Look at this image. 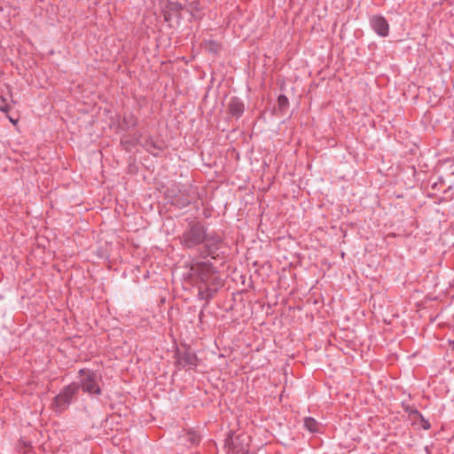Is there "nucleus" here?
<instances>
[{
	"instance_id": "nucleus-1",
	"label": "nucleus",
	"mask_w": 454,
	"mask_h": 454,
	"mask_svg": "<svg viewBox=\"0 0 454 454\" xmlns=\"http://www.w3.org/2000/svg\"><path fill=\"white\" fill-rule=\"evenodd\" d=\"M99 380L100 376L91 370L81 369L79 371V384L83 392L90 395H100Z\"/></svg>"
},
{
	"instance_id": "nucleus-14",
	"label": "nucleus",
	"mask_w": 454,
	"mask_h": 454,
	"mask_svg": "<svg viewBox=\"0 0 454 454\" xmlns=\"http://www.w3.org/2000/svg\"><path fill=\"white\" fill-rule=\"evenodd\" d=\"M8 119H9V120H10V121H11L12 123H13L14 125H16V124H17V122H18V119H13L12 116H8Z\"/></svg>"
},
{
	"instance_id": "nucleus-11",
	"label": "nucleus",
	"mask_w": 454,
	"mask_h": 454,
	"mask_svg": "<svg viewBox=\"0 0 454 454\" xmlns=\"http://www.w3.org/2000/svg\"><path fill=\"white\" fill-rule=\"evenodd\" d=\"M200 435L196 432L188 433V440L192 444H197L200 442Z\"/></svg>"
},
{
	"instance_id": "nucleus-10",
	"label": "nucleus",
	"mask_w": 454,
	"mask_h": 454,
	"mask_svg": "<svg viewBox=\"0 0 454 454\" xmlns=\"http://www.w3.org/2000/svg\"><path fill=\"white\" fill-rule=\"evenodd\" d=\"M205 47L206 49L213 51V52H217L220 49V45L218 43L215 42V41H208V42H206L205 43Z\"/></svg>"
},
{
	"instance_id": "nucleus-15",
	"label": "nucleus",
	"mask_w": 454,
	"mask_h": 454,
	"mask_svg": "<svg viewBox=\"0 0 454 454\" xmlns=\"http://www.w3.org/2000/svg\"><path fill=\"white\" fill-rule=\"evenodd\" d=\"M430 427V425L427 421H425V423L423 424V428L424 429H428Z\"/></svg>"
},
{
	"instance_id": "nucleus-9",
	"label": "nucleus",
	"mask_w": 454,
	"mask_h": 454,
	"mask_svg": "<svg viewBox=\"0 0 454 454\" xmlns=\"http://www.w3.org/2000/svg\"><path fill=\"white\" fill-rule=\"evenodd\" d=\"M20 451L22 454H34L31 445L27 442H20Z\"/></svg>"
},
{
	"instance_id": "nucleus-8",
	"label": "nucleus",
	"mask_w": 454,
	"mask_h": 454,
	"mask_svg": "<svg viewBox=\"0 0 454 454\" xmlns=\"http://www.w3.org/2000/svg\"><path fill=\"white\" fill-rule=\"evenodd\" d=\"M304 427L311 433H317L320 430V424L311 417L304 419Z\"/></svg>"
},
{
	"instance_id": "nucleus-4",
	"label": "nucleus",
	"mask_w": 454,
	"mask_h": 454,
	"mask_svg": "<svg viewBox=\"0 0 454 454\" xmlns=\"http://www.w3.org/2000/svg\"><path fill=\"white\" fill-rule=\"evenodd\" d=\"M183 240L187 247H192L203 242L204 232L199 227H192L189 231L184 234Z\"/></svg>"
},
{
	"instance_id": "nucleus-12",
	"label": "nucleus",
	"mask_w": 454,
	"mask_h": 454,
	"mask_svg": "<svg viewBox=\"0 0 454 454\" xmlns=\"http://www.w3.org/2000/svg\"><path fill=\"white\" fill-rule=\"evenodd\" d=\"M10 109L11 107L7 104L6 99L3 96H0V111L7 113Z\"/></svg>"
},
{
	"instance_id": "nucleus-2",
	"label": "nucleus",
	"mask_w": 454,
	"mask_h": 454,
	"mask_svg": "<svg viewBox=\"0 0 454 454\" xmlns=\"http://www.w3.org/2000/svg\"><path fill=\"white\" fill-rule=\"evenodd\" d=\"M78 387H79L76 383H72L64 387L63 390L58 395H56L54 399V409L59 412L67 409L74 396L76 395Z\"/></svg>"
},
{
	"instance_id": "nucleus-16",
	"label": "nucleus",
	"mask_w": 454,
	"mask_h": 454,
	"mask_svg": "<svg viewBox=\"0 0 454 454\" xmlns=\"http://www.w3.org/2000/svg\"><path fill=\"white\" fill-rule=\"evenodd\" d=\"M451 348L454 350V341L450 342Z\"/></svg>"
},
{
	"instance_id": "nucleus-13",
	"label": "nucleus",
	"mask_w": 454,
	"mask_h": 454,
	"mask_svg": "<svg viewBox=\"0 0 454 454\" xmlns=\"http://www.w3.org/2000/svg\"><path fill=\"white\" fill-rule=\"evenodd\" d=\"M278 105H279L280 106H287V104H288V99H287V98H286V96H284V95H280V96L278 97Z\"/></svg>"
},
{
	"instance_id": "nucleus-5",
	"label": "nucleus",
	"mask_w": 454,
	"mask_h": 454,
	"mask_svg": "<svg viewBox=\"0 0 454 454\" xmlns=\"http://www.w3.org/2000/svg\"><path fill=\"white\" fill-rule=\"evenodd\" d=\"M196 271L200 280L204 283H207L215 272L214 267L208 262L199 263L196 267Z\"/></svg>"
},
{
	"instance_id": "nucleus-6",
	"label": "nucleus",
	"mask_w": 454,
	"mask_h": 454,
	"mask_svg": "<svg viewBox=\"0 0 454 454\" xmlns=\"http://www.w3.org/2000/svg\"><path fill=\"white\" fill-rule=\"evenodd\" d=\"M198 358L194 353L186 351L179 354L177 362L183 367H194L197 365Z\"/></svg>"
},
{
	"instance_id": "nucleus-3",
	"label": "nucleus",
	"mask_w": 454,
	"mask_h": 454,
	"mask_svg": "<svg viewBox=\"0 0 454 454\" xmlns=\"http://www.w3.org/2000/svg\"><path fill=\"white\" fill-rule=\"evenodd\" d=\"M370 25L373 31L380 37H387L389 34V25L382 15H373L370 18Z\"/></svg>"
},
{
	"instance_id": "nucleus-7",
	"label": "nucleus",
	"mask_w": 454,
	"mask_h": 454,
	"mask_svg": "<svg viewBox=\"0 0 454 454\" xmlns=\"http://www.w3.org/2000/svg\"><path fill=\"white\" fill-rule=\"evenodd\" d=\"M229 111L232 116L239 118L244 112V104L238 98H231L229 103Z\"/></svg>"
}]
</instances>
